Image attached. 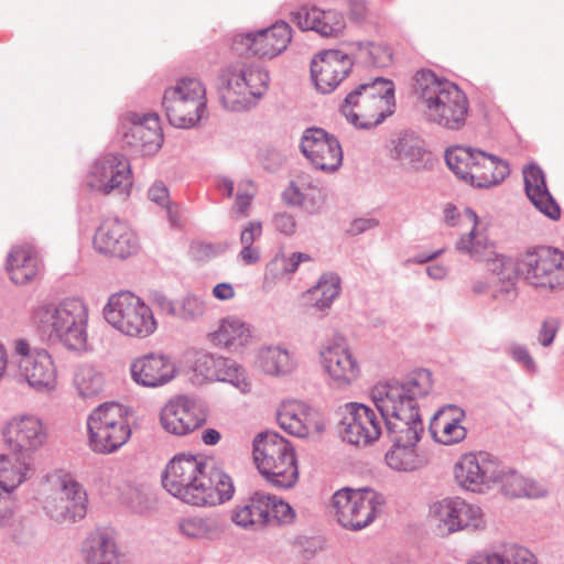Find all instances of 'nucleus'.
<instances>
[{
    "mask_svg": "<svg viewBox=\"0 0 564 564\" xmlns=\"http://www.w3.org/2000/svg\"><path fill=\"white\" fill-rule=\"evenodd\" d=\"M471 185L488 188L501 183L510 173L507 162L484 151L478 152Z\"/></svg>",
    "mask_w": 564,
    "mask_h": 564,
    "instance_id": "obj_41",
    "label": "nucleus"
},
{
    "mask_svg": "<svg viewBox=\"0 0 564 564\" xmlns=\"http://www.w3.org/2000/svg\"><path fill=\"white\" fill-rule=\"evenodd\" d=\"M351 66L350 57L338 50L318 53L311 63V74L316 88L323 94L333 91L348 75Z\"/></svg>",
    "mask_w": 564,
    "mask_h": 564,
    "instance_id": "obj_25",
    "label": "nucleus"
},
{
    "mask_svg": "<svg viewBox=\"0 0 564 564\" xmlns=\"http://www.w3.org/2000/svg\"><path fill=\"white\" fill-rule=\"evenodd\" d=\"M269 500V522L268 527L290 524L295 519V511L285 501L278 497L267 494Z\"/></svg>",
    "mask_w": 564,
    "mask_h": 564,
    "instance_id": "obj_53",
    "label": "nucleus"
},
{
    "mask_svg": "<svg viewBox=\"0 0 564 564\" xmlns=\"http://www.w3.org/2000/svg\"><path fill=\"white\" fill-rule=\"evenodd\" d=\"M194 373L199 383L227 382L242 394H248L252 390V381L245 368L235 360L223 356L198 355L194 362Z\"/></svg>",
    "mask_w": 564,
    "mask_h": 564,
    "instance_id": "obj_21",
    "label": "nucleus"
},
{
    "mask_svg": "<svg viewBox=\"0 0 564 564\" xmlns=\"http://www.w3.org/2000/svg\"><path fill=\"white\" fill-rule=\"evenodd\" d=\"M454 478L464 490L482 494L503 476L501 463L485 452L466 453L454 465Z\"/></svg>",
    "mask_w": 564,
    "mask_h": 564,
    "instance_id": "obj_15",
    "label": "nucleus"
},
{
    "mask_svg": "<svg viewBox=\"0 0 564 564\" xmlns=\"http://www.w3.org/2000/svg\"><path fill=\"white\" fill-rule=\"evenodd\" d=\"M389 468L395 471H415L425 467L431 455L417 445L393 444L384 456Z\"/></svg>",
    "mask_w": 564,
    "mask_h": 564,
    "instance_id": "obj_39",
    "label": "nucleus"
},
{
    "mask_svg": "<svg viewBox=\"0 0 564 564\" xmlns=\"http://www.w3.org/2000/svg\"><path fill=\"white\" fill-rule=\"evenodd\" d=\"M269 500L267 494L256 492L249 499L237 505L231 512L232 522L245 529L259 531L268 527Z\"/></svg>",
    "mask_w": 564,
    "mask_h": 564,
    "instance_id": "obj_37",
    "label": "nucleus"
},
{
    "mask_svg": "<svg viewBox=\"0 0 564 564\" xmlns=\"http://www.w3.org/2000/svg\"><path fill=\"white\" fill-rule=\"evenodd\" d=\"M389 150L392 160L397 161L401 167L410 171H420L430 169L434 163L431 152L425 150L419 143H392Z\"/></svg>",
    "mask_w": 564,
    "mask_h": 564,
    "instance_id": "obj_45",
    "label": "nucleus"
},
{
    "mask_svg": "<svg viewBox=\"0 0 564 564\" xmlns=\"http://www.w3.org/2000/svg\"><path fill=\"white\" fill-rule=\"evenodd\" d=\"M207 93L202 80L182 77L164 89L162 107L169 122L180 129L199 124L206 113Z\"/></svg>",
    "mask_w": 564,
    "mask_h": 564,
    "instance_id": "obj_6",
    "label": "nucleus"
},
{
    "mask_svg": "<svg viewBox=\"0 0 564 564\" xmlns=\"http://www.w3.org/2000/svg\"><path fill=\"white\" fill-rule=\"evenodd\" d=\"M291 37L290 25L279 22L267 30L241 35L240 44L250 54L272 58L288 47Z\"/></svg>",
    "mask_w": 564,
    "mask_h": 564,
    "instance_id": "obj_28",
    "label": "nucleus"
},
{
    "mask_svg": "<svg viewBox=\"0 0 564 564\" xmlns=\"http://www.w3.org/2000/svg\"><path fill=\"white\" fill-rule=\"evenodd\" d=\"M253 459L260 474L278 488H291L299 479L295 451L275 432H262L253 438Z\"/></svg>",
    "mask_w": 564,
    "mask_h": 564,
    "instance_id": "obj_4",
    "label": "nucleus"
},
{
    "mask_svg": "<svg viewBox=\"0 0 564 564\" xmlns=\"http://www.w3.org/2000/svg\"><path fill=\"white\" fill-rule=\"evenodd\" d=\"M73 388L79 399L84 401H96L107 388L105 373L96 366L80 365L73 377Z\"/></svg>",
    "mask_w": 564,
    "mask_h": 564,
    "instance_id": "obj_40",
    "label": "nucleus"
},
{
    "mask_svg": "<svg viewBox=\"0 0 564 564\" xmlns=\"http://www.w3.org/2000/svg\"><path fill=\"white\" fill-rule=\"evenodd\" d=\"M104 316L116 330L130 337L145 338L158 328L152 308L130 292L112 294L104 308Z\"/></svg>",
    "mask_w": 564,
    "mask_h": 564,
    "instance_id": "obj_8",
    "label": "nucleus"
},
{
    "mask_svg": "<svg viewBox=\"0 0 564 564\" xmlns=\"http://www.w3.org/2000/svg\"><path fill=\"white\" fill-rule=\"evenodd\" d=\"M400 383L405 388L406 393L410 394L416 405L417 400L427 395L433 388L432 375L426 369L414 371Z\"/></svg>",
    "mask_w": 564,
    "mask_h": 564,
    "instance_id": "obj_50",
    "label": "nucleus"
},
{
    "mask_svg": "<svg viewBox=\"0 0 564 564\" xmlns=\"http://www.w3.org/2000/svg\"><path fill=\"white\" fill-rule=\"evenodd\" d=\"M465 411L454 404L441 408L432 417L430 431L435 442L443 445L457 444L466 438L467 431L463 426Z\"/></svg>",
    "mask_w": 564,
    "mask_h": 564,
    "instance_id": "obj_31",
    "label": "nucleus"
},
{
    "mask_svg": "<svg viewBox=\"0 0 564 564\" xmlns=\"http://www.w3.org/2000/svg\"><path fill=\"white\" fill-rule=\"evenodd\" d=\"M256 195V191L251 181H243L238 185V193L236 196L232 212L238 217H247L248 209Z\"/></svg>",
    "mask_w": 564,
    "mask_h": 564,
    "instance_id": "obj_56",
    "label": "nucleus"
},
{
    "mask_svg": "<svg viewBox=\"0 0 564 564\" xmlns=\"http://www.w3.org/2000/svg\"><path fill=\"white\" fill-rule=\"evenodd\" d=\"M524 188L532 205L551 220H558L561 208L549 192L543 172L535 165L523 171Z\"/></svg>",
    "mask_w": 564,
    "mask_h": 564,
    "instance_id": "obj_33",
    "label": "nucleus"
},
{
    "mask_svg": "<svg viewBox=\"0 0 564 564\" xmlns=\"http://www.w3.org/2000/svg\"><path fill=\"white\" fill-rule=\"evenodd\" d=\"M14 517V509L11 496L0 488V528L11 524Z\"/></svg>",
    "mask_w": 564,
    "mask_h": 564,
    "instance_id": "obj_63",
    "label": "nucleus"
},
{
    "mask_svg": "<svg viewBox=\"0 0 564 564\" xmlns=\"http://www.w3.org/2000/svg\"><path fill=\"white\" fill-rule=\"evenodd\" d=\"M430 514L436 527L446 534L480 531L486 528L482 509L460 497H448L434 502Z\"/></svg>",
    "mask_w": 564,
    "mask_h": 564,
    "instance_id": "obj_18",
    "label": "nucleus"
},
{
    "mask_svg": "<svg viewBox=\"0 0 564 564\" xmlns=\"http://www.w3.org/2000/svg\"><path fill=\"white\" fill-rule=\"evenodd\" d=\"M370 395L384 423H388V419H411L419 412L417 405L399 381L378 383Z\"/></svg>",
    "mask_w": 564,
    "mask_h": 564,
    "instance_id": "obj_24",
    "label": "nucleus"
},
{
    "mask_svg": "<svg viewBox=\"0 0 564 564\" xmlns=\"http://www.w3.org/2000/svg\"><path fill=\"white\" fill-rule=\"evenodd\" d=\"M498 564H536L535 556L525 547L507 544L496 551Z\"/></svg>",
    "mask_w": 564,
    "mask_h": 564,
    "instance_id": "obj_52",
    "label": "nucleus"
},
{
    "mask_svg": "<svg viewBox=\"0 0 564 564\" xmlns=\"http://www.w3.org/2000/svg\"><path fill=\"white\" fill-rule=\"evenodd\" d=\"M221 98L226 106L238 109L261 97L269 86V74L253 63H236L219 75Z\"/></svg>",
    "mask_w": 564,
    "mask_h": 564,
    "instance_id": "obj_9",
    "label": "nucleus"
},
{
    "mask_svg": "<svg viewBox=\"0 0 564 564\" xmlns=\"http://www.w3.org/2000/svg\"><path fill=\"white\" fill-rule=\"evenodd\" d=\"M35 473V460L23 455L0 454V488L11 497Z\"/></svg>",
    "mask_w": 564,
    "mask_h": 564,
    "instance_id": "obj_34",
    "label": "nucleus"
},
{
    "mask_svg": "<svg viewBox=\"0 0 564 564\" xmlns=\"http://www.w3.org/2000/svg\"><path fill=\"white\" fill-rule=\"evenodd\" d=\"M321 17H324V10L317 7H303L293 14V22L302 30L316 31Z\"/></svg>",
    "mask_w": 564,
    "mask_h": 564,
    "instance_id": "obj_57",
    "label": "nucleus"
},
{
    "mask_svg": "<svg viewBox=\"0 0 564 564\" xmlns=\"http://www.w3.org/2000/svg\"><path fill=\"white\" fill-rule=\"evenodd\" d=\"M282 199L288 206L297 207L307 215H319L325 209L327 193L317 178L302 172L289 183Z\"/></svg>",
    "mask_w": 564,
    "mask_h": 564,
    "instance_id": "obj_23",
    "label": "nucleus"
},
{
    "mask_svg": "<svg viewBox=\"0 0 564 564\" xmlns=\"http://www.w3.org/2000/svg\"><path fill=\"white\" fill-rule=\"evenodd\" d=\"M150 301L161 314L170 317H176L178 302L173 301L161 292H153Z\"/></svg>",
    "mask_w": 564,
    "mask_h": 564,
    "instance_id": "obj_59",
    "label": "nucleus"
},
{
    "mask_svg": "<svg viewBox=\"0 0 564 564\" xmlns=\"http://www.w3.org/2000/svg\"><path fill=\"white\" fill-rule=\"evenodd\" d=\"M383 423L375 409L364 403L348 402L341 408L339 434L350 445L367 447L380 438Z\"/></svg>",
    "mask_w": 564,
    "mask_h": 564,
    "instance_id": "obj_17",
    "label": "nucleus"
},
{
    "mask_svg": "<svg viewBox=\"0 0 564 564\" xmlns=\"http://www.w3.org/2000/svg\"><path fill=\"white\" fill-rule=\"evenodd\" d=\"M87 494L83 486L70 475L55 477L53 489L45 502L46 513L57 522H75L85 517Z\"/></svg>",
    "mask_w": 564,
    "mask_h": 564,
    "instance_id": "obj_19",
    "label": "nucleus"
},
{
    "mask_svg": "<svg viewBox=\"0 0 564 564\" xmlns=\"http://www.w3.org/2000/svg\"><path fill=\"white\" fill-rule=\"evenodd\" d=\"M508 354L512 360L521 365L527 372L535 373L538 371V365L525 345L512 343L508 347Z\"/></svg>",
    "mask_w": 564,
    "mask_h": 564,
    "instance_id": "obj_58",
    "label": "nucleus"
},
{
    "mask_svg": "<svg viewBox=\"0 0 564 564\" xmlns=\"http://www.w3.org/2000/svg\"><path fill=\"white\" fill-rule=\"evenodd\" d=\"M163 488L173 497L195 507H213L230 500L235 492L231 478L209 466L200 455L177 454L165 466Z\"/></svg>",
    "mask_w": 564,
    "mask_h": 564,
    "instance_id": "obj_1",
    "label": "nucleus"
},
{
    "mask_svg": "<svg viewBox=\"0 0 564 564\" xmlns=\"http://www.w3.org/2000/svg\"><path fill=\"white\" fill-rule=\"evenodd\" d=\"M3 442L11 454L23 455L35 460L45 446L48 431L44 421L35 414H17L2 427Z\"/></svg>",
    "mask_w": 564,
    "mask_h": 564,
    "instance_id": "obj_16",
    "label": "nucleus"
},
{
    "mask_svg": "<svg viewBox=\"0 0 564 564\" xmlns=\"http://www.w3.org/2000/svg\"><path fill=\"white\" fill-rule=\"evenodd\" d=\"M206 310V302L202 297L188 294L178 302L176 318L183 322H197L205 315Z\"/></svg>",
    "mask_w": 564,
    "mask_h": 564,
    "instance_id": "obj_51",
    "label": "nucleus"
},
{
    "mask_svg": "<svg viewBox=\"0 0 564 564\" xmlns=\"http://www.w3.org/2000/svg\"><path fill=\"white\" fill-rule=\"evenodd\" d=\"M346 28L343 15L335 10L324 11V17L319 18L316 32L325 37H337L343 34Z\"/></svg>",
    "mask_w": 564,
    "mask_h": 564,
    "instance_id": "obj_55",
    "label": "nucleus"
},
{
    "mask_svg": "<svg viewBox=\"0 0 564 564\" xmlns=\"http://www.w3.org/2000/svg\"><path fill=\"white\" fill-rule=\"evenodd\" d=\"M498 484H501L503 494L512 498H541L547 492L539 482L507 470L505 466L503 476Z\"/></svg>",
    "mask_w": 564,
    "mask_h": 564,
    "instance_id": "obj_47",
    "label": "nucleus"
},
{
    "mask_svg": "<svg viewBox=\"0 0 564 564\" xmlns=\"http://www.w3.org/2000/svg\"><path fill=\"white\" fill-rule=\"evenodd\" d=\"M88 189L101 195H128L133 184L130 161L121 153H106L96 158L85 175Z\"/></svg>",
    "mask_w": 564,
    "mask_h": 564,
    "instance_id": "obj_12",
    "label": "nucleus"
},
{
    "mask_svg": "<svg viewBox=\"0 0 564 564\" xmlns=\"http://www.w3.org/2000/svg\"><path fill=\"white\" fill-rule=\"evenodd\" d=\"M262 235V223L258 220L249 221L240 234L241 246H253Z\"/></svg>",
    "mask_w": 564,
    "mask_h": 564,
    "instance_id": "obj_62",
    "label": "nucleus"
},
{
    "mask_svg": "<svg viewBox=\"0 0 564 564\" xmlns=\"http://www.w3.org/2000/svg\"><path fill=\"white\" fill-rule=\"evenodd\" d=\"M93 243L97 252L121 259L134 254L138 250L134 232L118 218L104 220L95 232Z\"/></svg>",
    "mask_w": 564,
    "mask_h": 564,
    "instance_id": "obj_22",
    "label": "nucleus"
},
{
    "mask_svg": "<svg viewBox=\"0 0 564 564\" xmlns=\"http://www.w3.org/2000/svg\"><path fill=\"white\" fill-rule=\"evenodd\" d=\"M316 415L317 413L304 402L289 400L278 408L276 421L286 433L306 437L313 429H317Z\"/></svg>",
    "mask_w": 564,
    "mask_h": 564,
    "instance_id": "obj_32",
    "label": "nucleus"
},
{
    "mask_svg": "<svg viewBox=\"0 0 564 564\" xmlns=\"http://www.w3.org/2000/svg\"><path fill=\"white\" fill-rule=\"evenodd\" d=\"M42 261L37 250L30 243L13 246L6 260V271L15 285H26L39 278Z\"/></svg>",
    "mask_w": 564,
    "mask_h": 564,
    "instance_id": "obj_29",
    "label": "nucleus"
},
{
    "mask_svg": "<svg viewBox=\"0 0 564 564\" xmlns=\"http://www.w3.org/2000/svg\"><path fill=\"white\" fill-rule=\"evenodd\" d=\"M414 82L415 94L430 121L448 130H459L464 127L469 101L456 84L438 77L429 69L416 72Z\"/></svg>",
    "mask_w": 564,
    "mask_h": 564,
    "instance_id": "obj_2",
    "label": "nucleus"
},
{
    "mask_svg": "<svg viewBox=\"0 0 564 564\" xmlns=\"http://www.w3.org/2000/svg\"><path fill=\"white\" fill-rule=\"evenodd\" d=\"M487 270L497 278L499 289L496 291L495 296L502 294L507 297L514 291V286L520 274L519 262H514L511 258L494 252L485 261Z\"/></svg>",
    "mask_w": 564,
    "mask_h": 564,
    "instance_id": "obj_42",
    "label": "nucleus"
},
{
    "mask_svg": "<svg viewBox=\"0 0 564 564\" xmlns=\"http://www.w3.org/2000/svg\"><path fill=\"white\" fill-rule=\"evenodd\" d=\"M210 340L219 347L230 351H240L252 339V330L248 323L237 316L221 318L217 328L209 334Z\"/></svg>",
    "mask_w": 564,
    "mask_h": 564,
    "instance_id": "obj_36",
    "label": "nucleus"
},
{
    "mask_svg": "<svg viewBox=\"0 0 564 564\" xmlns=\"http://www.w3.org/2000/svg\"><path fill=\"white\" fill-rule=\"evenodd\" d=\"M207 413L202 402L186 394L171 398L160 410L159 423L171 435L185 436L202 427Z\"/></svg>",
    "mask_w": 564,
    "mask_h": 564,
    "instance_id": "obj_20",
    "label": "nucleus"
},
{
    "mask_svg": "<svg viewBox=\"0 0 564 564\" xmlns=\"http://www.w3.org/2000/svg\"><path fill=\"white\" fill-rule=\"evenodd\" d=\"M89 312L86 303L68 297L57 304H41L33 310L35 327L52 341L72 350L85 349Z\"/></svg>",
    "mask_w": 564,
    "mask_h": 564,
    "instance_id": "obj_3",
    "label": "nucleus"
},
{
    "mask_svg": "<svg viewBox=\"0 0 564 564\" xmlns=\"http://www.w3.org/2000/svg\"><path fill=\"white\" fill-rule=\"evenodd\" d=\"M13 358L19 378L31 389L43 394L57 390V368L47 350L32 347L26 339L19 338L13 344Z\"/></svg>",
    "mask_w": 564,
    "mask_h": 564,
    "instance_id": "obj_10",
    "label": "nucleus"
},
{
    "mask_svg": "<svg viewBox=\"0 0 564 564\" xmlns=\"http://www.w3.org/2000/svg\"><path fill=\"white\" fill-rule=\"evenodd\" d=\"M318 364L328 384L336 389L350 388L362 373L360 360L344 341L323 344L318 349Z\"/></svg>",
    "mask_w": 564,
    "mask_h": 564,
    "instance_id": "obj_14",
    "label": "nucleus"
},
{
    "mask_svg": "<svg viewBox=\"0 0 564 564\" xmlns=\"http://www.w3.org/2000/svg\"><path fill=\"white\" fill-rule=\"evenodd\" d=\"M340 292V279L334 273L323 274L317 283L307 290L303 299L307 306L324 313L333 304Z\"/></svg>",
    "mask_w": 564,
    "mask_h": 564,
    "instance_id": "obj_43",
    "label": "nucleus"
},
{
    "mask_svg": "<svg viewBox=\"0 0 564 564\" xmlns=\"http://www.w3.org/2000/svg\"><path fill=\"white\" fill-rule=\"evenodd\" d=\"M558 327L560 323L556 318L550 317L544 319L538 333V341L540 345L543 347L551 346L556 336Z\"/></svg>",
    "mask_w": 564,
    "mask_h": 564,
    "instance_id": "obj_60",
    "label": "nucleus"
},
{
    "mask_svg": "<svg viewBox=\"0 0 564 564\" xmlns=\"http://www.w3.org/2000/svg\"><path fill=\"white\" fill-rule=\"evenodd\" d=\"M393 85L377 78L369 84H360L350 91L341 106L346 119L359 129H370L392 113Z\"/></svg>",
    "mask_w": 564,
    "mask_h": 564,
    "instance_id": "obj_5",
    "label": "nucleus"
},
{
    "mask_svg": "<svg viewBox=\"0 0 564 564\" xmlns=\"http://www.w3.org/2000/svg\"><path fill=\"white\" fill-rule=\"evenodd\" d=\"M384 424L391 434V442L393 444L417 445L424 432L419 412L411 419H388V423Z\"/></svg>",
    "mask_w": 564,
    "mask_h": 564,
    "instance_id": "obj_48",
    "label": "nucleus"
},
{
    "mask_svg": "<svg viewBox=\"0 0 564 564\" xmlns=\"http://www.w3.org/2000/svg\"><path fill=\"white\" fill-rule=\"evenodd\" d=\"M301 151L311 164L324 172H335L343 162L340 143H301Z\"/></svg>",
    "mask_w": 564,
    "mask_h": 564,
    "instance_id": "obj_44",
    "label": "nucleus"
},
{
    "mask_svg": "<svg viewBox=\"0 0 564 564\" xmlns=\"http://www.w3.org/2000/svg\"><path fill=\"white\" fill-rule=\"evenodd\" d=\"M85 564H127L116 533L110 529L91 531L82 550Z\"/></svg>",
    "mask_w": 564,
    "mask_h": 564,
    "instance_id": "obj_27",
    "label": "nucleus"
},
{
    "mask_svg": "<svg viewBox=\"0 0 564 564\" xmlns=\"http://www.w3.org/2000/svg\"><path fill=\"white\" fill-rule=\"evenodd\" d=\"M148 196L153 203L165 206L170 203V194L165 184L161 181L155 182L149 189Z\"/></svg>",
    "mask_w": 564,
    "mask_h": 564,
    "instance_id": "obj_64",
    "label": "nucleus"
},
{
    "mask_svg": "<svg viewBox=\"0 0 564 564\" xmlns=\"http://www.w3.org/2000/svg\"><path fill=\"white\" fill-rule=\"evenodd\" d=\"M337 521L346 529L357 531L368 527L381 513L384 498L371 488H344L332 498Z\"/></svg>",
    "mask_w": 564,
    "mask_h": 564,
    "instance_id": "obj_11",
    "label": "nucleus"
},
{
    "mask_svg": "<svg viewBox=\"0 0 564 564\" xmlns=\"http://www.w3.org/2000/svg\"><path fill=\"white\" fill-rule=\"evenodd\" d=\"M176 373L172 359L163 354H148L132 360L130 375L133 382L147 388H156L170 382Z\"/></svg>",
    "mask_w": 564,
    "mask_h": 564,
    "instance_id": "obj_26",
    "label": "nucleus"
},
{
    "mask_svg": "<svg viewBox=\"0 0 564 564\" xmlns=\"http://www.w3.org/2000/svg\"><path fill=\"white\" fill-rule=\"evenodd\" d=\"M299 366L294 351L283 345H265L257 349L253 368L263 376L282 378L293 373Z\"/></svg>",
    "mask_w": 564,
    "mask_h": 564,
    "instance_id": "obj_30",
    "label": "nucleus"
},
{
    "mask_svg": "<svg viewBox=\"0 0 564 564\" xmlns=\"http://www.w3.org/2000/svg\"><path fill=\"white\" fill-rule=\"evenodd\" d=\"M121 130L123 138L140 141H160L165 137L163 122L155 112L126 113L121 119Z\"/></svg>",
    "mask_w": 564,
    "mask_h": 564,
    "instance_id": "obj_38",
    "label": "nucleus"
},
{
    "mask_svg": "<svg viewBox=\"0 0 564 564\" xmlns=\"http://www.w3.org/2000/svg\"><path fill=\"white\" fill-rule=\"evenodd\" d=\"M178 528L188 538L203 539L215 532L216 523L208 518H186L180 521Z\"/></svg>",
    "mask_w": 564,
    "mask_h": 564,
    "instance_id": "obj_54",
    "label": "nucleus"
},
{
    "mask_svg": "<svg viewBox=\"0 0 564 564\" xmlns=\"http://www.w3.org/2000/svg\"><path fill=\"white\" fill-rule=\"evenodd\" d=\"M89 448L109 455L121 448L131 436L129 410L117 402H105L87 417Z\"/></svg>",
    "mask_w": 564,
    "mask_h": 564,
    "instance_id": "obj_7",
    "label": "nucleus"
},
{
    "mask_svg": "<svg viewBox=\"0 0 564 564\" xmlns=\"http://www.w3.org/2000/svg\"><path fill=\"white\" fill-rule=\"evenodd\" d=\"M480 150L463 144H455L446 150L445 161L447 166L463 181L473 182L476 170L477 155Z\"/></svg>",
    "mask_w": 564,
    "mask_h": 564,
    "instance_id": "obj_46",
    "label": "nucleus"
},
{
    "mask_svg": "<svg viewBox=\"0 0 564 564\" xmlns=\"http://www.w3.org/2000/svg\"><path fill=\"white\" fill-rule=\"evenodd\" d=\"M273 225L279 232L285 236H292L296 230L295 217L286 212L275 214Z\"/></svg>",
    "mask_w": 564,
    "mask_h": 564,
    "instance_id": "obj_61",
    "label": "nucleus"
},
{
    "mask_svg": "<svg viewBox=\"0 0 564 564\" xmlns=\"http://www.w3.org/2000/svg\"><path fill=\"white\" fill-rule=\"evenodd\" d=\"M519 270L534 288H564V253L556 249L540 247L525 252L519 260Z\"/></svg>",
    "mask_w": 564,
    "mask_h": 564,
    "instance_id": "obj_13",
    "label": "nucleus"
},
{
    "mask_svg": "<svg viewBox=\"0 0 564 564\" xmlns=\"http://www.w3.org/2000/svg\"><path fill=\"white\" fill-rule=\"evenodd\" d=\"M463 217L471 224V229L456 241L455 248L458 252L468 254L474 261L485 262L496 251L495 243L478 228L479 218L474 210L466 208Z\"/></svg>",
    "mask_w": 564,
    "mask_h": 564,
    "instance_id": "obj_35",
    "label": "nucleus"
},
{
    "mask_svg": "<svg viewBox=\"0 0 564 564\" xmlns=\"http://www.w3.org/2000/svg\"><path fill=\"white\" fill-rule=\"evenodd\" d=\"M310 260L311 257L303 252H293L290 256L276 254L268 264L267 270L274 279H289L297 270L300 263Z\"/></svg>",
    "mask_w": 564,
    "mask_h": 564,
    "instance_id": "obj_49",
    "label": "nucleus"
}]
</instances>
